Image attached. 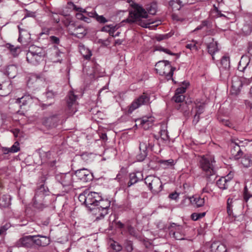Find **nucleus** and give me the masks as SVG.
Here are the masks:
<instances>
[{
	"instance_id": "obj_58",
	"label": "nucleus",
	"mask_w": 252,
	"mask_h": 252,
	"mask_svg": "<svg viewBox=\"0 0 252 252\" xmlns=\"http://www.w3.org/2000/svg\"><path fill=\"white\" fill-rule=\"evenodd\" d=\"M179 197V194L176 192L170 193L169 195V197L171 199L176 200Z\"/></svg>"
},
{
	"instance_id": "obj_17",
	"label": "nucleus",
	"mask_w": 252,
	"mask_h": 252,
	"mask_svg": "<svg viewBox=\"0 0 252 252\" xmlns=\"http://www.w3.org/2000/svg\"><path fill=\"white\" fill-rule=\"evenodd\" d=\"M75 175L79 180L84 182L91 181L93 179L92 174L89 170L85 168L77 170L76 171Z\"/></svg>"
},
{
	"instance_id": "obj_50",
	"label": "nucleus",
	"mask_w": 252,
	"mask_h": 252,
	"mask_svg": "<svg viewBox=\"0 0 252 252\" xmlns=\"http://www.w3.org/2000/svg\"><path fill=\"white\" fill-rule=\"evenodd\" d=\"M76 17L78 19L84 21L87 23H90L91 22V20L87 16L84 15L82 13H77L76 14Z\"/></svg>"
},
{
	"instance_id": "obj_16",
	"label": "nucleus",
	"mask_w": 252,
	"mask_h": 252,
	"mask_svg": "<svg viewBox=\"0 0 252 252\" xmlns=\"http://www.w3.org/2000/svg\"><path fill=\"white\" fill-rule=\"evenodd\" d=\"M251 67L250 58L247 55H243L239 62L238 70L240 72L246 73V76H248L247 73L250 71Z\"/></svg>"
},
{
	"instance_id": "obj_37",
	"label": "nucleus",
	"mask_w": 252,
	"mask_h": 252,
	"mask_svg": "<svg viewBox=\"0 0 252 252\" xmlns=\"http://www.w3.org/2000/svg\"><path fill=\"white\" fill-rule=\"evenodd\" d=\"M146 9L148 12L152 15L156 14L157 9V4L155 2H152L147 5Z\"/></svg>"
},
{
	"instance_id": "obj_21",
	"label": "nucleus",
	"mask_w": 252,
	"mask_h": 252,
	"mask_svg": "<svg viewBox=\"0 0 252 252\" xmlns=\"http://www.w3.org/2000/svg\"><path fill=\"white\" fill-rule=\"evenodd\" d=\"M33 236L34 237L32 239L33 242L38 246L44 247L50 243V240L46 236L41 235Z\"/></svg>"
},
{
	"instance_id": "obj_5",
	"label": "nucleus",
	"mask_w": 252,
	"mask_h": 252,
	"mask_svg": "<svg viewBox=\"0 0 252 252\" xmlns=\"http://www.w3.org/2000/svg\"><path fill=\"white\" fill-rule=\"evenodd\" d=\"M153 137H145L140 142L139 149L140 153L136 156L138 161H143L148 154V151L152 150L154 145Z\"/></svg>"
},
{
	"instance_id": "obj_56",
	"label": "nucleus",
	"mask_w": 252,
	"mask_h": 252,
	"mask_svg": "<svg viewBox=\"0 0 252 252\" xmlns=\"http://www.w3.org/2000/svg\"><path fill=\"white\" fill-rule=\"evenodd\" d=\"M56 94L52 91H48L46 92V95L47 98H51L54 97Z\"/></svg>"
},
{
	"instance_id": "obj_63",
	"label": "nucleus",
	"mask_w": 252,
	"mask_h": 252,
	"mask_svg": "<svg viewBox=\"0 0 252 252\" xmlns=\"http://www.w3.org/2000/svg\"><path fill=\"white\" fill-rule=\"evenodd\" d=\"M247 49L248 53L252 56V42L249 43Z\"/></svg>"
},
{
	"instance_id": "obj_32",
	"label": "nucleus",
	"mask_w": 252,
	"mask_h": 252,
	"mask_svg": "<svg viewBox=\"0 0 252 252\" xmlns=\"http://www.w3.org/2000/svg\"><path fill=\"white\" fill-rule=\"evenodd\" d=\"M79 50L81 54L86 60L90 59L92 55V52L90 49L85 47L84 45L80 46Z\"/></svg>"
},
{
	"instance_id": "obj_25",
	"label": "nucleus",
	"mask_w": 252,
	"mask_h": 252,
	"mask_svg": "<svg viewBox=\"0 0 252 252\" xmlns=\"http://www.w3.org/2000/svg\"><path fill=\"white\" fill-rule=\"evenodd\" d=\"M212 252H226V248L224 245L219 242H213L211 246Z\"/></svg>"
},
{
	"instance_id": "obj_9",
	"label": "nucleus",
	"mask_w": 252,
	"mask_h": 252,
	"mask_svg": "<svg viewBox=\"0 0 252 252\" xmlns=\"http://www.w3.org/2000/svg\"><path fill=\"white\" fill-rule=\"evenodd\" d=\"M150 103V98L147 93H144L135 99L128 106L127 112L132 113L135 110L143 105H147Z\"/></svg>"
},
{
	"instance_id": "obj_29",
	"label": "nucleus",
	"mask_w": 252,
	"mask_h": 252,
	"mask_svg": "<svg viewBox=\"0 0 252 252\" xmlns=\"http://www.w3.org/2000/svg\"><path fill=\"white\" fill-rule=\"evenodd\" d=\"M169 5L173 10H179L184 4L181 0H171L169 1Z\"/></svg>"
},
{
	"instance_id": "obj_14",
	"label": "nucleus",
	"mask_w": 252,
	"mask_h": 252,
	"mask_svg": "<svg viewBox=\"0 0 252 252\" xmlns=\"http://www.w3.org/2000/svg\"><path fill=\"white\" fill-rule=\"evenodd\" d=\"M251 80L249 78L242 76L239 78L237 76H234L232 79L231 88L233 93L237 94L241 90L244 85H248L250 83Z\"/></svg>"
},
{
	"instance_id": "obj_20",
	"label": "nucleus",
	"mask_w": 252,
	"mask_h": 252,
	"mask_svg": "<svg viewBox=\"0 0 252 252\" xmlns=\"http://www.w3.org/2000/svg\"><path fill=\"white\" fill-rule=\"evenodd\" d=\"M245 21L242 31L245 35H249L252 32V16L245 17Z\"/></svg>"
},
{
	"instance_id": "obj_39",
	"label": "nucleus",
	"mask_w": 252,
	"mask_h": 252,
	"mask_svg": "<svg viewBox=\"0 0 252 252\" xmlns=\"http://www.w3.org/2000/svg\"><path fill=\"white\" fill-rule=\"evenodd\" d=\"M159 163L165 168L171 167L175 164L174 160L172 159L168 160H160L159 161Z\"/></svg>"
},
{
	"instance_id": "obj_61",
	"label": "nucleus",
	"mask_w": 252,
	"mask_h": 252,
	"mask_svg": "<svg viewBox=\"0 0 252 252\" xmlns=\"http://www.w3.org/2000/svg\"><path fill=\"white\" fill-rule=\"evenodd\" d=\"M9 227V224H6L4 225L1 226L0 228V230H1L2 232L3 233L6 231L8 228Z\"/></svg>"
},
{
	"instance_id": "obj_1",
	"label": "nucleus",
	"mask_w": 252,
	"mask_h": 252,
	"mask_svg": "<svg viewBox=\"0 0 252 252\" xmlns=\"http://www.w3.org/2000/svg\"><path fill=\"white\" fill-rule=\"evenodd\" d=\"M87 208L94 215H97V220H100L108 214L111 201L103 199L98 192L88 190Z\"/></svg>"
},
{
	"instance_id": "obj_59",
	"label": "nucleus",
	"mask_w": 252,
	"mask_h": 252,
	"mask_svg": "<svg viewBox=\"0 0 252 252\" xmlns=\"http://www.w3.org/2000/svg\"><path fill=\"white\" fill-rule=\"evenodd\" d=\"M222 124L224 125V126H228V127H231L232 126V123L228 120H222Z\"/></svg>"
},
{
	"instance_id": "obj_22",
	"label": "nucleus",
	"mask_w": 252,
	"mask_h": 252,
	"mask_svg": "<svg viewBox=\"0 0 252 252\" xmlns=\"http://www.w3.org/2000/svg\"><path fill=\"white\" fill-rule=\"evenodd\" d=\"M209 41L210 42L207 44L208 51L211 55L212 59L214 60V54L219 50L218 43L216 41H214V39L211 37H209Z\"/></svg>"
},
{
	"instance_id": "obj_38",
	"label": "nucleus",
	"mask_w": 252,
	"mask_h": 252,
	"mask_svg": "<svg viewBox=\"0 0 252 252\" xmlns=\"http://www.w3.org/2000/svg\"><path fill=\"white\" fill-rule=\"evenodd\" d=\"M189 82L184 81L183 82V86L177 88L175 91V94H183L185 93L187 88L189 86Z\"/></svg>"
},
{
	"instance_id": "obj_49",
	"label": "nucleus",
	"mask_w": 252,
	"mask_h": 252,
	"mask_svg": "<svg viewBox=\"0 0 252 252\" xmlns=\"http://www.w3.org/2000/svg\"><path fill=\"white\" fill-rule=\"evenodd\" d=\"M204 110V106L203 104H200L195 107V114L200 116Z\"/></svg>"
},
{
	"instance_id": "obj_26",
	"label": "nucleus",
	"mask_w": 252,
	"mask_h": 252,
	"mask_svg": "<svg viewBox=\"0 0 252 252\" xmlns=\"http://www.w3.org/2000/svg\"><path fill=\"white\" fill-rule=\"evenodd\" d=\"M190 201L192 204L195 205L196 207H202L205 203L204 198L198 196H192L190 198Z\"/></svg>"
},
{
	"instance_id": "obj_13",
	"label": "nucleus",
	"mask_w": 252,
	"mask_h": 252,
	"mask_svg": "<svg viewBox=\"0 0 252 252\" xmlns=\"http://www.w3.org/2000/svg\"><path fill=\"white\" fill-rule=\"evenodd\" d=\"M73 174L72 173H60L56 174L55 178L56 181L61 184L63 187H72L73 183Z\"/></svg>"
},
{
	"instance_id": "obj_52",
	"label": "nucleus",
	"mask_w": 252,
	"mask_h": 252,
	"mask_svg": "<svg viewBox=\"0 0 252 252\" xmlns=\"http://www.w3.org/2000/svg\"><path fill=\"white\" fill-rule=\"evenodd\" d=\"M125 248L128 252H130L133 250L132 244L131 241H127L125 243Z\"/></svg>"
},
{
	"instance_id": "obj_51",
	"label": "nucleus",
	"mask_w": 252,
	"mask_h": 252,
	"mask_svg": "<svg viewBox=\"0 0 252 252\" xmlns=\"http://www.w3.org/2000/svg\"><path fill=\"white\" fill-rule=\"evenodd\" d=\"M81 13H85L86 16L89 17L95 18L97 15V13L94 10H92L91 11H88L86 9V12H81Z\"/></svg>"
},
{
	"instance_id": "obj_47",
	"label": "nucleus",
	"mask_w": 252,
	"mask_h": 252,
	"mask_svg": "<svg viewBox=\"0 0 252 252\" xmlns=\"http://www.w3.org/2000/svg\"><path fill=\"white\" fill-rule=\"evenodd\" d=\"M196 44V42L193 41L191 43L187 44L186 45V47L187 49H190V50L197 51L198 47H197Z\"/></svg>"
},
{
	"instance_id": "obj_2",
	"label": "nucleus",
	"mask_w": 252,
	"mask_h": 252,
	"mask_svg": "<svg viewBox=\"0 0 252 252\" xmlns=\"http://www.w3.org/2000/svg\"><path fill=\"white\" fill-rule=\"evenodd\" d=\"M147 18V11L140 5L135 4L133 10L129 12V18L127 19V21L130 23H133L137 21L139 25L150 30L156 29L157 26L161 23L160 21H154Z\"/></svg>"
},
{
	"instance_id": "obj_4",
	"label": "nucleus",
	"mask_w": 252,
	"mask_h": 252,
	"mask_svg": "<svg viewBox=\"0 0 252 252\" xmlns=\"http://www.w3.org/2000/svg\"><path fill=\"white\" fill-rule=\"evenodd\" d=\"M45 53L43 49L34 45L31 46L27 53V62L33 65H37L44 61Z\"/></svg>"
},
{
	"instance_id": "obj_48",
	"label": "nucleus",
	"mask_w": 252,
	"mask_h": 252,
	"mask_svg": "<svg viewBox=\"0 0 252 252\" xmlns=\"http://www.w3.org/2000/svg\"><path fill=\"white\" fill-rule=\"evenodd\" d=\"M95 19L100 24H104L108 22V20L106 19L103 16L98 15L97 14Z\"/></svg>"
},
{
	"instance_id": "obj_31",
	"label": "nucleus",
	"mask_w": 252,
	"mask_h": 252,
	"mask_svg": "<svg viewBox=\"0 0 252 252\" xmlns=\"http://www.w3.org/2000/svg\"><path fill=\"white\" fill-rule=\"evenodd\" d=\"M11 198L8 195H3L0 198V206L1 208H7L9 207L10 204Z\"/></svg>"
},
{
	"instance_id": "obj_24",
	"label": "nucleus",
	"mask_w": 252,
	"mask_h": 252,
	"mask_svg": "<svg viewBox=\"0 0 252 252\" xmlns=\"http://www.w3.org/2000/svg\"><path fill=\"white\" fill-rule=\"evenodd\" d=\"M32 97L30 94H25L21 97L18 98L15 100V103L19 105V107L22 109V107L31 102Z\"/></svg>"
},
{
	"instance_id": "obj_34",
	"label": "nucleus",
	"mask_w": 252,
	"mask_h": 252,
	"mask_svg": "<svg viewBox=\"0 0 252 252\" xmlns=\"http://www.w3.org/2000/svg\"><path fill=\"white\" fill-rule=\"evenodd\" d=\"M241 158V163L244 167H249L252 165V160L249 155H246Z\"/></svg>"
},
{
	"instance_id": "obj_43",
	"label": "nucleus",
	"mask_w": 252,
	"mask_h": 252,
	"mask_svg": "<svg viewBox=\"0 0 252 252\" xmlns=\"http://www.w3.org/2000/svg\"><path fill=\"white\" fill-rule=\"evenodd\" d=\"M160 135L161 138L163 140L166 141L169 139V136L168 135V132L166 126L160 129Z\"/></svg>"
},
{
	"instance_id": "obj_53",
	"label": "nucleus",
	"mask_w": 252,
	"mask_h": 252,
	"mask_svg": "<svg viewBox=\"0 0 252 252\" xmlns=\"http://www.w3.org/2000/svg\"><path fill=\"white\" fill-rule=\"evenodd\" d=\"M50 41L56 44H59L60 43V39L59 38L55 36H51L50 37Z\"/></svg>"
},
{
	"instance_id": "obj_36",
	"label": "nucleus",
	"mask_w": 252,
	"mask_h": 252,
	"mask_svg": "<svg viewBox=\"0 0 252 252\" xmlns=\"http://www.w3.org/2000/svg\"><path fill=\"white\" fill-rule=\"evenodd\" d=\"M88 190H86L84 191L82 193L80 194L78 196V199L79 201L84 204H85L86 206L87 207V204H88Z\"/></svg>"
},
{
	"instance_id": "obj_27",
	"label": "nucleus",
	"mask_w": 252,
	"mask_h": 252,
	"mask_svg": "<svg viewBox=\"0 0 252 252\" xmlns=\"http://www.w3.org/2000/svg\"><path fill=\"white\" fill-rule=\"evenodd\" d=\"M60 118L58 115H55L54 116L47 118L44 122L45 126H52L57 125V123L59 122Z\"/></svg>"
},
{
	"instance_id": "obj_33",
	"label": "nucleus",
	"mask_w": 252,
	"mask_h": 252,
	"mask_svg": "<svg viewBox=\"0 0 252 252\" xmlns=\"http://www.w3.org/2000/svg\"><path fill=\"white\" fill-rule=\"evenodd\" d=\"M6 47L9 49L10 54L14 57H17L20 52V48L18 46L15 47L10 44H7Z\"/></svg>"
},
{
	"instance_id": "obj_64",
	"label": "nucleus",
	"mask_w": 252,
	"mask_h": 252,
	"mask_svg": "<svg viewBox=\"0 0 252 252\" xmlns=\"http://www.w3.org/2000/svg\"><path fill=\"white\" fill-rule=\"evenodd\" d=\"M211 191V189L207 186L203 188L202 190V193H210Z\"/></svg>"
},
{
	"instance_id": "obj_18",
	"label": "nucleus",
	"mask_w": 252,
	"mask_h": 252,
	"mask_svg": "<svg viewBox=\"0 0 252 252\" xmlns=\"http://www.w3.org/2000/svg\"><path fill=\"white\" fill-rule=\"evenodd\" d=\"M129 181L127 183V187H130L138 182L143 179V174L141 172L131 173L129 174Z\"/></svg>"
},
{
	"instance_id": "obj_41",
	"label": "nucleus",
	"mask_w": 252,
	"mask_h": 252,
	"mask_svg": "<svg viewBox=\"0 0 252 252\" xmlns=\"http://www.w3.org/2000/svg\"><path fill=\"white\" fill-rule=\"evenodd\" d=\"M67 7L69 9H72L74 10L75 11H78V12H86V9H83L82 7H77L76 5H75L73 2H68L67 3Z\"/></svg>"
},
{
	"instance_id": "obj_6",
	"label": "nucleus",
	"mask_w": 252,
	"mask_h": 252,
	"mask_svg": "<svg viewBox=\"0 0 252 252\" xmlns=\"http://www.w3.org/2000/svg\"><path fill=\"white\" fill-rule=\"evenodd\" d=\"M48 189L44 185H41L35 191L33 199V206L39 210H42L47 205L44 201L45 197L48 194Z\"/></svg>"
},
{
	"instance_id": "obj_12",
	"label": "nucleus",
	"mask_w": 252,
	"mask_h": 252,
	"mask_svg": "<svg viewBox=\"0 0 252 252\" xmlns=\"http://www.w3.org/2000/svg\"><path fill=\"white\" fill-rule=\"evenodd\" d=\"M243 142L238 139H231L230 144L231 147V154L235 159H239L243 156V149L244 146L242 145Z\"/></svg>"
},
{
	"instance_id": "obj_45",
	"label": "nucleus",
	"mask_w": 252,
	"mask_h": 252,
	"mask_svg": "<svg viewBox=\"0 0 252 252\" xmlns=\"http://www.w3.org/2000/svg\"><path fill=\"white\" fill-rule=\"evenodd\" d=\"M185 98V96L183 94H175L174 96L173 97V100L176 102L179 103L183 102Z\"/></svg>"
},
{
	"instance_id": "obj_42",
	"label": "nucleus",
	"mask_w": 252,
	"mask_h": 252,
	"mask_svg": "<svg viewBox=\"0 0 252 252\" xmlns=\"http://www.w3.org/2000/svg\"><path fill=\"white\" fill-rule=\"evenodd\" d=\"M206 215V212L194 213L191 214V218L193 220L196 221L203 218Z\"/></svg>"
},
{
	"instance_id": "obj_28",
	"label": "nucleus",
	"mask_w": 252,
	"mask_h": 252,
	"mask_svg": "<svg viewBox=\"0 0 252 252\" xmlns=\"http://www.w3.org/2000/svg\"><path fill=\"white\" fill-rule=\"evenodd\" d=\"M118 29V27L117 25L110 24L103 27L101 29V31L108 32L110 35L112 36L113 35V34Z\"/></svg>"
},
{
	"instance_id": "obj_55",
	"label": "nucleus",
	"mask_w": 252,
	"mask_h": 252,
	"mask_svg": "<svg viewBox=\"0 0 252 252\" xmlns=\"http://www.w3.org/2000/svg\"><path fill=\"white\" fill-rule=\"evenodd\" d=\"M244 199L246 201H247L249 198L251 197V195L248 193V189L246 186L244 188Z\"/></svg>"
},
{
	"instance_id": "obj_8",
	"label": "nucleus",
	"mask_w": 252,
	"mask_h": 252,
	"mask_svg": "<svg viewBox=\"0 0 252 252\" xmlns=\"http://www.w3.org/2000/svg\"><path fill=\"white\" fill-rule=\"evenodd\" d=\"M65 26H68V32L69 33L77 38H83L86 35L87 32L86 28L81 25H75L73 24H70V21L67 19L64 22Z\"/></svg>"
},
{
	"instance_id": "obj_60",
	"label": "nucleus",
	"mask_w": 252,
	"mask_h": 252,
	"mask_svg": "<svg viewBox=\"0 0 252 252\" xmlns=\"http://www.w3.org/2000/svg\"><path fill=\"white\" fill-rule=\"evenodd\" d=\"M172 17L173 20L177 21H182L183 19L182 18L179 17L177 15L175 14H173L172 15Z\"/></svg>"
},
{
	"instance_id": "obj_35",
	"label": "nucleus",
	"mask_w": 252,
	"mask_h": 252,
	"mask_svg": "<svg viewBox=\"0 0 252 252\" xmlns=\"http://www.w3.org/2000/svg\"><path fill=\"white\" fill-rule=\"evenodd\" d=\"M17 71V68L14 65H10L6 68V72L10 78H14Z\"/></svg>"
},
{
	"instance_id": "obj_30",
	"label": "nucleus",
	"mask_w": 252,
	"mask_h": 252,
	"mask_svg": "<svg viewBox=\"0 0 252 252\" xmlns=\"http://www.w3.org/2000/svg\"><path fill=\"white\" fill-rule=\"evenodd\" d=\"M33 238H34V237L32 236H25L21 238L19 240V242L22 246L28 247L30 246L31 244L33 242Z\"/></svg>"
},
{
	"instance_id": "obj_40",
	"label": "nucleus",
	"mask_w": 252,
	"mask_h": 252,
	"mask_svg": "<svg viewBox=\"0 0 252 252\" xmlns=\"http://www.w3.org/2000/svg\"><path fill=\"white\" fill-rule=\"evenodd\" d=\"M220 63L224 68H228L230 67L229 57L227 56H223L221 59Z\"/></svg>"
},
{
	"instance_id": "obj_62",
	"label": "nucleus",
	"mask_w": 252,
	"mask_h": 252,
	"mask_svg": "<svg viewBox=\"0 0 252 252\" xmlns=\"http://www.w3.org/2000/svg\"><path fill=\"white\" fill-rule=\"evenodd\" d=\"M199 121V115L195 114L193 120V123L196 125Z\"/></svg>"
},
{
	"instance_id": "obj_15",
	"label": "nucleus",
	"mask_w": 252,
	"mask_h": 252,
	"mask_svg": "<svg viewBox=\"0 0 252 252\" xmlns=\"http://www.w3.org/2000/svg\"><path fill=\"white\" fill-rule=\"evenodd\" d=\"M169 235L176 240H185V232L183 226L177 225L176 223H171L168 227Z\"/></svg>"
},
{
	"instance_id": "obj_54",
	"label": "nucleus",
	"mask_w": 252,
	"mask_h": 252,
	"mask_svg": "<svg viewBox=\"0 0 252 252\" xmlns=\"http://www.w3.org/2000/svg\"><path fill=\"white\" fill-rule=\"evenodd\" d=\"M170 35H169V34H165L162 35H159L157 37V39L158 41H161L163 39H167L168 38Z\"/></svg>"
},
{
	"instance_id": "obj_3",
	"label": "nucleus",
	"mask_w": 252,
	"mask_h": 252,
	"mask_svg": "<svg viewBox=\"0 0 252 252\" xmlns=\"http://www.w3.org/2000/svg\"><path fill=\"white\" fill-rule=\"evenodd\" d=\"M215 162L214 156L211 155L203 156L199 160L201 168L205 172L206 177L211 181L215 180L217 177L214 165Z\"/></svg>"
},
{
	"instance_id": "obj_57",
	"label": "nucleus",
	"mask_w": 252,
	"mask_h": 252,
	"mask_svg": "<svg viewBox=\"0 0 252 252\" xmlns=\"http://www.w3.org/2000/svg\"><path fill=\"white\" fill-rule=\"evenodd\" d=\"M208 22L207 21H202L201 24L198 26L196 29L194 30V31H198L200 29H201L203 27L206 26L208 24Z\"/></svg>"
},
{
	"instance_id": "obj_10",
	"label": "nucleus",
	"mask_w": 252,
	"mask_h": 252,
	"mask_svg": "<svg viewBox=\"0 0 252 252\" xmlns=\"http://www.w3.org/2000/svg\"><path fill=\"white\" fill-rule=\"evenodd\" d=\"M77 96L74 94L73 91H70L67 96V107L65 113L67 117L72 116L77 111L76 99Z\"/></svg>"
},
{
	"instance_id": "obj_7",
	"label": "nucleus",
	"mask_w": 252,
	"mask_h": 252,
	"mask_svg": "<svg viewBox=\"0 0 252 252\" xmlns=\"http://www.w3.org/2000/svg\"><path fill=\"white\" fill-rule=\"evenodd\" d=\"M155 66L157 72L160 75H164L168 80L172 78L175 68L171 66L169 61H160L156 64Z\"/></svg>"
},
{
	"instance_id": "obj_46",
	"label": "nucleus",
	"mask_w": 252,
	"mask_h": 252,
	"mask_svg": "<svg viewBox=\"0 0 252 252\" xmlns=\"http://www.w3.org/2000/svg\"><path fill=\"white\" fill-rule=\"evenodd\" d=\"M11 153H15L20 150L19 143L18 142H15L14 144L10 148Z\"/></svg>"
},
{
	"instance_id": "obj_44",
	"label": "nucleus",
	"mask_w": 252,
	"mask_h": 252,
	"mask_svg": "<svg viewBox=\"0 0 252 252\" xmlns=\"http://www.w3.org/2000/svg\"><path fill=\"white\" fill-rule=\"evenodd\" d=\"M110 247L112 249L115 250L116 252H120L122 249V247L118 242L113 241L110 244Z\"/></svg>"
},
{
	"instance_id": "obj_19",
	"label": "nucleus",
	"mask_w": 252,
	"mask_h": 252,
	"mask_svg": "<svg viewBox=\"0 0 252 252\" xmlns=\"http://www.w3.org/2000/svg\"><path fill=\"white\" fill-rule=\"evenodd\" d=\"M231 182L230 177L227 175L225 177H221L217 181V185L220 189L222 190L228 189Z\"/></svg>"
},
{
	"instance_id": "obj_23",
	"label": "nucleus",
	"mask_w": 252,
	"mask_h": 252,
	"mask_svg": "<svg viewBox=\"0 0 252 252\" xmlns=\"http://www.w3.org/2000/svg\"><path fill=\"white\" fill-rule=\"evenodd\" d=\"M137 122H140V125L144 129H148L152 127L154 122V118L150 117H143L141 119L138 120Z\"/></svg>"
},
{
	"instance_id": "obj_11",
	"label": "nucleus",
	"mask_w": 252,
	"mask_h": 252,
	"mask_svg": "<svg viewBox=\"0 0 252 252\" xmlns=\"http://www.w3.org/2000/svg\"><path fill=\"white\" fill-rule=\"evenodd\" d=\"M145 183L154 193H158L162 189V185L158 177L150 175L145 179Z\"/></svg>"
}]
</instances>
